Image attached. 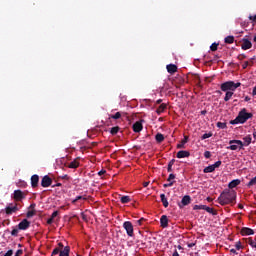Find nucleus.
<instances>
[{"label": "nucleus", "mask_w": 256, "mask_h": 256, "mask_svg": "<svg viewBox=\"0 0 256 256\" xmlns=\"http://www.w3.org/2000/svg\"><path fill=\"white\" fill-rule=\"evenodd\" d=\"M172 256H179V252H177V250H175Z\"/></svg>", "instance_id": "56"}, {"label": "nucleus", "mask_w": 256, "mask_h": 256, "mask_svg": "<svg viewBox=\"0 0 256 256\" xmlns=\"http://www.w3.org/2000/svg\"><path fill=\"white\" fill-rule=\"evenodd\" d=\"M79 199H83L82 196H77L76 199L73 200V203H77V201H79Z\"/></svg>", "instance_id": "50"}, {"label": "nucleus", "mask_w": 256, "mask_h": 256, "mask_svg": "<svg viewBox=\"0 0 256 256\" xmlns=\"http://www.w3.org/2000/svg\"><path fill=\"white\" fill-rule=\"evenodd\" d=\"M121 203H129L131 201V198L129 196H122L120 198Z\"/></svg>", "instance_id": "33"}, {"label": "nucleus", "mask_w": 256, "mask_h": 256, "mask_svg": "<svg viewBox=\"0 0 256 256\" xmlns=\"http://www.w3.org/2000/svg\"><path fill=\"white\" fill-rule=\"evenodd\" d=\"M204 157H205V159H211V152L210 151H205L204 152Z\"/></svg>", "instance_id": "39"}, {"label": "nucleus", "mask_w": 256, "mask_h": 256, "mask_svg": "<svg viewBox=\"0 0 256 256\" xmlns=\"http://www.w3.org/2000/svg\"><path fill=\"white\" fill-rule=\"evenodd\" d=\"M237 199V193L234 190L223 191L218 197L220 205H229Z\"/></svg>", "instance_id": "1"}, {"label": "nucleus", "mask_w": 256, "mask_h": 256, "mask_svg": "<svg viewBox=\"0 0 256 256\" xmlns=\"http://www.w3.org/2000/svg\"><path fill=\"white\" fill-rule=\"evenodd\" d=\"M123 115H125V112H116L115 114L110 115L109 119H121V117H123Z\"/></svg>", "instance_id": "22"}, {"label": "nucleus", "mask_w": 256, "mask_h": 256, "mask_svg": "<svg viewBox=\"0 0 256 256\" xmlns=\"http://www.w3.org/2000/svg\"><path fill=\"white\" fill-rule=\"evenodd\" d=\"M123 228L125 229L128 237H133V224L129 221L123 223Z\"/></svg>", "instance_id": "8"}, {"label": "nucleus", "mask_w": 256, "mask_h": 256, "mask_svg": "<svg viewBox=\"0 0 256 256\" xmlns=\"http://www.w3.org/2000/svg\"><path fill=\"white\" fill-rule=\"evenodd\" d=\"M160 223H161V227H163V229L167 228L169 226V219L167 218V216H165V215L161 216Z\"/></svg>", "instance_id": "19"}, {"label": "nucleus", "mask_w": 256, "mask_h": 256, "mask_svg": "<svg viewBox=\"0 0 256 256\" xmlns=\"http://www.w3.org/2000/svg\"><path fill=\"white\" fill-rule=\"evenodd\" d=\"M239 209H243V204L238 205Z\"/></svg>", "instance_id": "60"}, {"label": "nucleus", "mask_w": 256, "mask_h": 256, "mask_svg": "<svg viewBox=\"0 0 256 256\" xmlns=\"http://www.w3.org/2000/svg\"><path fill=\"white\" fill-rule=\"evenodd\" d=\"M30 225L31 222H29L27 219H24L18 224V229H20V231H26V229H29Z\"/></svg>", "instance_id": "12"}, {"label": "nucleus", "mask_w": 256, "mask_h": 256, "mask_svg": "<svg viewBox=\"0 0 256 256\" xmlns=\"http://www.w3.org/2000/svg\"><path fill=\"white\" fill-rule=\"evenodd\" d=\"M52 183H53V179H51V177H49L48 175H45L41 180L42 187H51Z\"/></svg>", "instance_id": "9"}, {"label": "nucleus", "mask_w": 256, "mask_h": 256, "mask_svg": "<svg viewBox=\"0 0 256 256\" xmlns=\"http://www.w3.org/2000/svg\"><path fill=\"white\" fill-rule=\"evenodd\" d=\"M193 209L194 211L203 210L206 211L207 213H210L211 215H216L215 210H213V208L207 205H194Z\"/></svg>", "instance_id": "4"}, {"label": "nucleus", "mask_w": 256, "mask_h": 256, "mask_svg": "<svg viewBox=\"0 0 256 256\" xmlns=\"http://www.w3.org/2000/svg\"><path fill=\"white\" fill-rule=\"evenodd\" d=\"M249 119H253V113L247 112L246 108H243L239 113L238 116L230 121V125H239L243 123H247Z\"/></svg>", "instance_id": "2"}, {"label": "nucleus", "mask_w": 256, "mask_h": 256, "mask_svg": "<svg viewBox=\"0 0 256 256\" xmlns=\"http://www.w3.org/2000/svg\"><path fill=\"white\" fill-rule=\"evenodd\" d=\"M106 171L105 170H101L98 172V175L101 177V175H105Z\"/></svg>", "instance_id": "51"}, {"label": "nucleus", "mask_w": 256, "mask_h": 256, "mask_svg": "<svg viewBox=\"0 0 256 256\" xmlns=\"http://www.w3.org/2000/svg\"><path fill=\"white\" fill-rule=\"evenodd\" d=\"M14 199L15 201H23V199H25V193L21 190H15Z\"/></svg>", "instance_id": "14"}, {"label": "nucleus", "mask_w": 256, "mask_h": 256, "mask_svg": "<svg viewBox=\"0 0 256 256\" xmlns=\"http://www.w3.org/2000/svg\"><path fill=\"white\" fill-rule=\"evenodd\" d=\"M35 215V210H31V211H28L27 212V217L28 218H31V217H33Z\"/></svg>", "instance_id": "40"}, {"label": "nucleus", "mask_w": 256, "mask_h": 256, "mask_svg": "<svg viewBox=\"0 0 256 256\" xmlns=\"http://www.w3.org/2000/svg\"><path fill=\"white\" fill-rule=\"evenodd\" d=\"M57 215H59V212L58 211H54L51 215V218L52 219H55V217H57Z\"/></svg>", "instance_id": "46"}, {"label": "nucleus", "mask_w": 256, "mask_h": 256, "mask_svg": "<svg viewBox=\"0 0 256 256\" xmlns=\"http://www.w3.org/2000/svg\"><path fill=\"white\" fill-rule=\"evenodd\" d=\"M173 163H174L173 161L169 162L168 168H167L168 173H171V171H173Z\"/></svg>", "instance_id": "38"}, {"label": "nucleus", "mask_w": 256, "mask_h": 256, "mask_svg": "<svg viewBox=\"0 0 256 256\" xmlns=\"http://www.w3.org/2000/svg\"><path fill=\"white\" fill-rule=\"evenodd\" d=\"M11 235H12V237H17V236L19 235V229L14 228V229L11 231Z\"/></svg>", "instance_id": "36"}, {"label": "nucleus", "mask_w": 256, "mask_h": 256, "mask_svg": "<svg viewBox=\"0 0 256 256\" xmlns=\"http://www.w3.org/2000/svg\"><path fill=\"white\" fill-rule=\"evenodd\" d=\"M132 129L134 133H141L143 131V123L141 121H137L133 124Z\"/></svg>", "instance_id": "15"}, {"label": "nucleus", "mask_w": 256, "mask_h": 256, "mask_svg": "<svg viewBox=\"0 0 256 256\" xmlns=\"http://www.w3.org/2000/svg\"><path fill=\"white\" fill-rule=\"evenodd\" d=\"M236 249L239 251V249H241V242H237L235 245Z\"/></svg>", "instance_id": "48"}, {"label": "nucleus", "mask_w": 256, "mask_h": 256, "mask_svg": "<svg viewBox=\"0 0 256 256\" xmlns=\"http://www.w3.org/2000/svg\"><path fill=\"white\" fill-rule=\"evenodd\" d=\"M240 183H241V180L235 179L229 183L228 187L229 189H235V187H237V185H240Z\"/></svg>", "instance_id": "21"}, {"label": "nucleus", "mask_w": 256, "mask_h": 256, "mask_svg": "<svg viewBox=\"0 0 256 256\" xmlns=\"http://www.w3.org/2000/svg\"><path fill=\"white\" fill-rule=\"evenodd\" d=\"M189 155H191V153H189V151L180 150V151L176 154V157H177L178 159H185V157H189Z\"/></svg>", "instance_id": "18"}, {"label": "nucleus", "mask_w": 256, "mask_h": 256, "mask_svg": "<svg viewBox=\"0 0 256 256\" xmlns=\"http://www.w3.org/2000/svg\"><path fill=\"white\" fill-rule=\"evenodd\" d=\"M244 101H251V98H250L249 96H246V97L244 98Z\"/></svg>", "instance_id": "58"}, {"label": "nucleus", "mask_w": 256, "mask_h": 256, "mask_svg": "<svg viewBox=\"0 0 256 256\" xmlns=\"http://www.w3.org/2000/svg\"><path fill=\"white\" fill-rule=\"evenodd\" d=\"M242 148H243V142L241 140L230 141L229 149H231V151H237V149H242Z\"/></svg>", "instance_id": "5"}, {"label": "nucleus", "mask_w": 256, "mask_h": 256, "mask_svg": "<svg viewBox=\"0 0 256 256\" xmlns=\"http://www.w3.org/2000/svg\"><path fill=\"white\" fill-rule=\"evenodd\" d=\"M237 59H239V61H243V59H247V55L240 54V55H238Z\"/></svg>", "instance_id": "41"}, {"label": "nucleus", "mask_w": 256, "mask_h": 256, "mask_svg": "<svg viewBox=\"0 0 256 256\" xmlns=\"http://www.w3.org/2000/svg\"><path fill=\"white\" fill-rule=\"evenodd\" d=\"M178 249H183V247H181V245L178 246Z\"/></svg>", "instance_id": "64"}, {"label": "nucleus", "mask_w": 256, "mask_h": 256, "mask_svg": "<svg viewBox=\"0 0 256 256\" xmlns=\"http://www.w3.org/2000/svg\"><path fill=\"white\" fill-rule=\"evenodd\" d=\"M67 167H69V169H77V167H79V162L78 161H72V162L67 164Z\"/></svg>", "instance_id": "28"}, {"label": "nucleus", "mask_w": 256, "mask_h": 256, "mask_svg": "<svg viewBox=\"0 0 256 256\" xmlns=\"http://www.w3.org/2000/svg\"><path fill=\"white\" fill-rule=\"evenodd\" d=\"M224 43H226L227 45H232V43H235V37L234 36H227L224 39Z\"/></svg>", "instance_id": "23"}, {"label": "nucleus", "mask_w": 256, "mask_h": 256, "mask_svg": "<svg viewBox=\"0 0 256 256\" xmlns=\"http://www.w3.org/2000/svg\"><path fill=\"white\" fill-rule=\"evenodd\" d=\"M167 72L170 73V75H174V73H177V65L175 64H168L166 66Z\"/></svg>", "instance_id": "17"}, {"label": "nucleus", "mask_w": 256, "mask_h": 256, "mask_svg": "<svg viewBox=\"0 0 256 256\" xmlns=\"http://www.w3.org/2000/svg\"><path fill=\"white\" fill-rule=\"evenodd\" d=\"M253 185H256V176L249 181L248 187H253Z\"/></svg>", "instance_id": "37"}, {"label": "nucleus", "mask_w": 256, "mask_h": 256, "mask_svg": "<svg viewBox=\"0 0 256 256\" xmlns=\"http://www.w3.org/2000/svg\"><path fill=\"white\" fill-rule=\"evenodd\" d=\"M216 127H218V129H227V123L217 122Z\"/></svg>", "instance_id": "30"}, {"label": "nucleus", "mask_w": 256, "mask_h": 256, "mask_svg": "<svg viewBox=\"0 0 256 256\" xmlns=\"http://www.w3.org/2000/svg\"><path fill=\"white\" fill-rule=\"evenodd\" d=\"M251 47H253V43H251L249 41V39L243 38L242 44H241V49H243V51H247V49H251Z\"/></svg>", "instance_id": "11"}, {"label": "nucleus", "mask_w": 256, "mask_h": 256, "mask_svg": "<svg viewBox=\"0 0 256 256\" xmlns=\"http://www.w3.org/2000/svg\"><path fill=\"white\" fill-rule=\"evenodd\" d=\"M155 139L157 143H163V141H165V136L161 133H157Z\"/></svg>", "instance_id": "26"}, {"label": "nucleus", "mask_w": 256, "mask_h": 256, "mask_svg": "<svg viewBox=\"0 0 256 256\" xmlns=\"http://www.w3.org/2000/svg\"><path fill=\"white\" fill-rule=\"evenodd\" d=\"M241 234L242 235H254L255 231L253 229H251V228L244 227L241 230Z\"/></svg>", "instance_id": "20"}, {"label": "nucleus", "mask_w": 256, "mask_h": 256, "mask_svg": "<svg viewBox=\"0 0 256 256\" xmlns=\"http://www.w3.org/2000/svg\"><path fill=\"white\" fill-rule=\"evenodd\" d=\"M31 187L33 189H36V187H39V175L34 174L31 176Z\"/></svg>", "instance_id": "16"}, {"label": "nucleus", "mask_w": 256, "mask_h": 256, "mask_svg": "<svg viewBox=\"0 0 256 256\" xmlns=\"http://www.w3.org/2000/svg\"><path fill=\"white\" fill-rule=\"evenodd\" d=\"M53 219L54 218L51 217L50 219L47 220L48 225H51V223H53Z\"/></svg>", "instance_id": "53"}, {"label": "nucleus", "mask_w": 256, "mask_h": 256, "mask_svg": "<svg viewBox=\"0 0 256 256\" xmlns=\"http://www.w3.org/2000/svg\"><path fill=\"white\" fill-rule=\"evenodd\" d=\"M241 87V82L227 81L221 84V91H235L237 88Z\"/></svg>", "instance_id": "3"}, {"label": "nucleus", "mask_w": 256, "mask_h": 256, "mask_svg": "<svg viewBox=\"0 0 256 256\" xmlns=\"http://www.w3.org/2000/svg\"><path fill=\"white\" fill-rule=\"evenodd\" d=\"M175 179V174H170L167 181H173Z\"/></svg>", "instance_id": "44"}, {"label": "nucleus", "mask_w": 256, "mask_h": 256, "mask_svg": "<svg viewBox=\"0 0 256 256\" xmlns=\"http://www.w3.org/2000/svg\"><path fill=\"white\" fill-rule=\"evenodd\" d=\"M252 95H253V97H255L256 96V86L253 88V90H252Z\"/></svg>", "instance_id": "52"}, {"label": "nucleus", "mask_w": 256, "mask_h": 256, "mask_svg": "<svg viewBox=\"0 0 256 256\" xmlns=\"http://www.w3.org/2000/svg\"><path fill=\"white\" fill-rule=\"evenodd\" d=\"M30 207H31V209H34L35 204H31Z\"/></svg>", "instance_id": "61"}, {"label": "nucleus", "mask_w": 256, "mask_h": 256, "mask_svg": "<svg viewBox=\"0 0 256 256\" xmlns=\"http://www.w3.org/2000/svg\"><path fill=\"white\" fill-rule=\"evenodd\" d=\"M15 255L16 256L23 255V250H17Z\"/></svg>", "instance_id": "49"}, {"label": "nucleus", "mask_w": 256, "mask_h": 256, "mask_svg": "<svg viewBox=\"0 0 256 256\" xmlns=\"http://www.w3.org/2000/svg\"><path fill=\"white\" fill-rule=\"evenodd\" d=\"M249 67V61H245L242 65V69H247Z\"/></svg>", "instance_id": "42"}, {"label": "nucleus", "mask_w": 256, "mask_h": 256, "mask_svg": "<svg viewBox=\"0 0 256 256\" xmlns=\"http://www.w3.org/2000/svg\"><path fill=\"white\" fill-rule=\"evenodd\" d=\"M5 211L6 215H13V213H17V211H19V208L17 207V204H15L14 206L13 204H10L6 207Z\"/></svg>", "instance_id": "10"}, {"label": "nucleus", "mask_w": 256, "mask_h": 256, "mask_svg": "<svg viewBox=\"0 0 256 256\" xmlns=\"http://www.w3.org/2000/svg\"><path fill=\"white\" fill-rule=\"evenodd\" d=\"M189 141V137L184 136V139L181 141L180 144L177 145L178 149H183L185 147V144Z\"/></svg>", "instance_id": "27"}, {"label": "nucleus", "mask_w": 256, "mask_h": 256, "mask_svg": "<svg viewBox=\"0 0 256 256\" xmlns=\"http://www.w3.org/2000/svg\"><path fill=\"white\" fill-rule=\"evenodd\" d=\"M119 129H121L119 126L112 127L110 130L111 135H117V133H119Z\"/></svg>", "instance_id": "32"}, {"label": "nucleus", "mask_w": 256, "mask_h": 256, "mask_svg": "<svg viewBox=\"0 0 256 256\" xmlns=\"http://www.w3.org/2000/svg\"><path fill=\"white\" fill-rule=\"evenodd\" d=\"M218 167H221V161H216L214 164L205 167L203 173H213Z\"/></svg>", "instance_id": "6"}, {"label": "nucleus", "mask_w": 256, "mask_h": 256, "mask_svg": "<svg viewBox=\"0 0 256 256\" xmlns=\"http://www.w3.org/2000/svg\"><path fill=\"white\" fill-rule=\"evenodd\" d=\"M249 20L252 21V23H256V15L249 16Z\"/></svg>", "instance_id": "43"}, {"label": "nucleus", "mask_w": 256, "mask_h": 256, "mask_svg": "<svg viewBox=\"0 0 256 256\" xmlns=\"http://www.w3.org/2000/svg\"><path fill=\"white\" fill-rule=\"evenodd\" d=\"M160 199L164 207H169V201H167L165 194H161Z\"/></svg>", "instance_id": "24"}, {"label": "nucleus", "mask_w": 256, "mask_h": 256, "mask_svg": "<svg viewBox=\"0 0 256 256\" xmlns=\"http://www.w3.org/2000/svg\"><path fill=\"white\" fill-rule=\"evenodd\" d=\"M156 103H157V105H160V103H163V100H162V99H158V100L156 101Z\"/></svg>", "instance_id": "55"}, {"label": "nucleus", "mask_w": 256, "mask_h": 256, "mask_svg": "<svg viewBox=\"0 0 256 256\" xmlns=\"http://www.w3.org/2000/svg\"><path fill=\"white\" fill-rule=\"evenodd\" d=\"M219 47V44L218 43H213L211 46H210V51H217Z\"/></svg>", "instance_id": "35"}, {"label": "nucleus", "mask_w": 256, "mask_h": 256, "mask_svg": "<svg viewBox=\"0 0 256 256\" xmlns=\"http://www.w3.org/2000/svg\"><path fill=\"white\" fill-rule=\"evenodd\" d=\"M187 246H188L189 248L195 247V243H188Z\"/></svg>", "instance_id": "54"}, {"label": "nucleus", "mask_w": 256, "mask_h": 256, "mask_svg": "<svg viewBox=\"0 0 256 256\" xmlns=\"http://www.w3.org/2000/svg\"><path fill=\"white\" fill-rule=\"evenodd\" d=\"M165 109H167V104H161L156 110L157 115H161Z\"/></svg>", "instance_id": "25"}, {"label": "nucleus", "mask_w": 256, "mask_h": 256, "mask_svg": "<svg viewBox=\"0 0 256 256\" xmlns=\"http://www.w3.org/2000/svg\"><path fill=\"white\" fill-rule=\"evenodd\" d=\"M56 187H61V183L56 184Z\"/></svg>", "instance_id": "63"}, {"label": "nucleus", "mask_w": 256, "mask_h": 256, "mask_svg": "<svg viewBox=\"0 0 256 256\" xmlns=\"http://www.w3.org/2000/svg\"><path fill=\"white\" fill-rule=\"evenodd\" d=\"M209 137H213V133H212V132L203 134L202 137H201V139H202V141H203V140H205V139H209Z\"/></svg>", "instance_id": "34"}, {"label": "nucleus", "mask_w": 256, "mask_h": 256, "mask_svg": "<svg viewBox=\"0 0 256 256\" xmlns=\"http://www.w3.org/2000/svg\"><path fill=\"white\" fill-rule=\"evenodd\" d=\"M173 183H174V182H170V183H168V184H164L163 187H164L165 189H167V187H173Z\"/></svg>", "instance_id": "45"}, {"label": "nucleus", "mask_w": 256, "mask_h": 256, "mask_svg": "<svg viewBox=\"0 0 256 256\" xmlns=\"http://www.w3.org/2000/svg\"><path fill=\"white\" fill-rule=\"evenodd\" d=\"M231 97H233V92L232 91H227L226 95L224 97V101H229L231 99Z\"/></svg>", "instance_id": "31"}, {"label": "nucleus", "mask_w": 256, "mask_h": 256, "mask_svg": "<svg viewBox=\"0 0 256 256\" xmlns=\"http://www.w3.org/2000/svg\"><path fill=\"white\" fill-rule=\"evenodd\" d=\"M143 222V218H141L140 220L137 221L138 225H141V223Z\"/></svg>", "instance_id": "59"}, {"label": "nucleus", "mask_w": 256, "mask_h": 256, "mask_svg": "<svg viewBox=\"0 0 256 256\" xmlns=\"http://www.w3.org/2000/svg\"><path fill=\"white\" fill-rule=\"evenodd\" d=\"M191 203V196L186 195L182 198L181 203L178 204L180 209H183V207H186V205H189Z\"/></svg>", "instance_id": "13"}, {"label": "nucleus", "mask_w": 256, "mask_h": 256, "mask_svg": "<svg viewBox=\"0 0 256 256\" xmlns=\"http://www.w3.org/2000/svg\"><path fill=\"white\" fill-rule=\"evenodd\" d=\"M69 247L66 246L64 249L61 251L59 248H55L52 252V255H59V256H69Z\"/></svg>", "instance_id": "7"}, {"label": "nucleus", "mask_w": 256, "mask_h": 256, "mask_svg": "<svg viewBox=\"0 0 256 256\" xmlns=\"http://www.w3.org/2000/svg\"><path fill=\"white\" fill-rule=\"evenodd\" d=\"M253 137L254 139H256V132H253Z\"/></svg>", "instance_id": "62"}, {"label": "nucleus", "mask_w": 256, "mask_h": 256, "mask_svg": "<svg viewBox=\"0 0 256 256\" xmlns=\"http://www.w3.org/2000/svg\"><path fill=\"white\" fill-rule=\"evenodd\" d=\"M243 141H244L243 145H245L246 147H247L248 145H251V136H246V137H244V138H243Z\"/></svg>", "instance_id": "29"}, {"label": "nucleus", "mask_w": 256, "mask_h": 256, "mask_svg": "<svg viewBox=\"0 0 256 256\" xmlns=\"http://www.w3.org/2000/svg\"><path fill=\"white\" fill-rule=\"evenodd\" d=\"M4 256H13V250H8Z\"/></svg>", "instance_id": "47"}, {"label": "nucleus", "mask_w": 256, "mask_h": 256, "mask_svg": "<svg viewBox=\"0 0 256 256\" xmlns=\"http://www.w3.org/2000/svg\"><path fill=\"white\" fill-rule=\"evenodd\" d=\"M143 187H149V182H144Z\"/></svg>", "instance_id": "57"}]
</instances>
